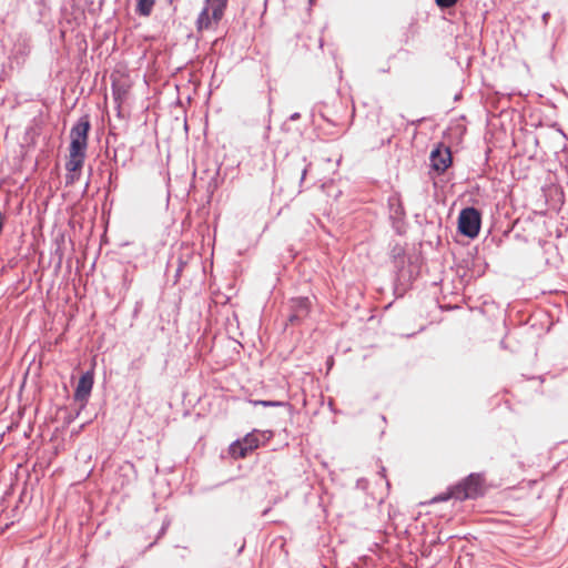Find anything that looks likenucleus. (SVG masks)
Masks as SVG:
<instances>
[{
  "instance_id": "nucleus-1",
  "label": "nucleus",
  "mask_w": 568,
  "mask_h": 568,
  "mask_svg": "<svg viewBox=\"0 0 568 568\" xmlns=\"http://www.w3.org/2000/svg\"><path fill=\"white\" fill-rule=\"evenodd\" d=\"M90 124L87 120H80L70 132V154L67 162L69 172H80L85 158L88 145V132Z\"/></svg>"
},
{
  "instance_id": "nucleus-2",
  "label": "nucleus",
  "mask_w": 568,
  "mask_h": 568,
  "mask_svg": "<svg viewBox=\"0 0 568 568\" xmlns=\"http://www.w3.org/2000/svg\"><path fill=\"white\" fill-rule=\"evenodd\" d=\"M271 436V430L253 429L242 440L233 443L230 447V453L234 458H243L248 452L257 448L261 442L268 440Z\"/></svg>"
},
{
  "instance_id": "nucleus-3",
  "label": "nucleus",
  "mask_w": 568,
  "mask_h": 568,
  "mask_svg": "<svg viewBox=\"0 0 568 568\" xmlns=\"http://www.w3.org/2000/svg\"><path fill=\"white\" fill-rule=\"evenodd\" d=\"M227 0H206V6L202 10L197 19V28L210 29L214 23H217L222 16Z\"/></svg>"
},
{
  "instance_id": "nucleus-4",
  "label": "nucleus",
  "mask_w": 568,
  "mask_h": 568,
  "mask_svg": "<svg viewBox=\"0 0 568 568\" xmlns=\"http://www.w3.org/2000/svg\"><path fill=\"white\" fill-rule=\"evenodd\" d=\"M480 229V214L474 207L464 209L458 217V230L468 237L478 235Z\"/></svg>"
},
{
  "instance_id": "nucleus-5",
  "label": "nucleus",
  "mask_w": 568,
  "mask_h": 568,
  "mask_svg": "<svg viewBox=\"0 0 568 568\" xmlns=\"http://www.w3.org/2000/svg\"><path fill=\"white\" fill-rule=\"evenodd\" d=\"M483 480L479 475H470L463 484H460L454 495L457 498H474L481 493Z\"/></svg>"
},
{
  "instance_id": "nucleus-6",
  "label": "nucleus",
  "mask_w": 568,
  "mask_h": 568,
  "mask_svg": "<svg viewBox=\"0 0 568 568\" xmlns=\"http://www.w3.org/2000/svg\"><path fill=\"white\" fill-rule=\"evenodd\" d=\"M452 162L450 152L448 149L436 148L430 153L432 168L437 172H444Z\"/></svg>"
},
{
  "instance_id": "nucleus-7",
  "label": "nucleus",
  "mask_w": 568,
  "mask_h": 568,
  "mask_svg": "<svg viewBox=\"0 0 568 568\" xmlns=\"http://www.w3.org/2000/svg\"><path fill=\"white\" fill-rule=\"evenodd\" d=\"M93 386V375L88 372L80 378L74 392V398L78 402H85Z\"/></svg>"
},
{
  "instance_id": "nucleus-8",
  "label": "nucleus",
  "mask_w": 568,
  "mask_h": 568,
  "mask_svg": "<svg viewBox=\"0 0 568 568\" xmlns=\"http://www.w3.org/2000/svg\"><path fill=\"white\" fill-rule=\"evenodd\" d=\"M252 404L261 405L264 407H276V408H280L285 414L290 413L288 405L282 400H255V402H252Z\"/></svg>"
},
{
  "instance_id": "nucleus-9",
  "label": "nucleus",
  "mask_w": 568,
  "mask_h": 568,
  "mask_svg": "<svg viewBox=\"0 0 568 568\" xmlns=\"http://www.w3.org/2000/svg\"><path fill=\"white\" fill-rule=\"evenodd\" d=\"M154 4V0H138V11L143 16H149Z\"/></svg>"
},
{
  "instance_id": "nucleus-10",
  "label": "nucleus",
  "mask_w": 568,
  "mask_h": 568,
  "mask_svg": "<svg viewBox=\"0 0 568 568\" xmlns=\"http://www.w3.org/2000/svg\"><path fill=\"white\" fill-rule=\"evenodd\" d=\"M297 312L306 311L308 307V300L307 298H298L295 301Z\"/></svg>"
},
{
  "instance_id": "nucleus-11",
  "label": "nucleus",
  "mask_w": 568,
  "mask_h": 568,
  "mask_svg": "<svg viewBox=\"0 0 568 568\" xmlns=\"http://www.w3.org/2000/svg\"><path fill=\"white\" fill-rule=\"evenodd\" d=\"M79 175H80V172H69L68 171V174H67V178H65L67 179V183H69V184L74 183L78 180Z\"/></svg>"
},
{
  "instance_id": "nucleus-12",
  "label": "nucleus",
  "mask_w": 568,
  "mask_h": 568,
  "mask_svg": "<svg viewBox=\"0 0 568 568\" xmlns=\"http://www.w3.org/2000/svg\"><path fill=\"white\" fill-rule=\"evenodd\" d=\"M457 0H436V3L442 8H449L456 3Z\"/></svg>"
}]
</instances>
